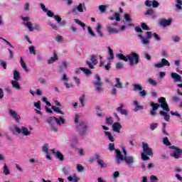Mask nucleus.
Here are the masks:
<instances>
[{
    "instance_id": "obj_42",
    "label": "nucleus",
    "mask_w": 182,
    "mask_h": 182,
    "mask_svg": "<svg viewBox=\"0 0 182 182\" xmlns=\"http://www.w3.org/2000/svg\"><path fill=\"white\" fill-rule=\"evenodd\" d=\"M157 127H159V123L157 122H154L150 124L149 125V128L153 131V130H156V129H157Z\"/></svg>"
},
{
    "instance_id": "obj_48",
    "label": "nucleus",
    "mask_w": 182,
    "mask_h": 182,
    "mask_svg": "<svg viewBox=\"0 0 182 182\" xmlns=\"http://www.w3.org/2000/svg\"><path fill=\"white\" fill-rule=\"evenodd\" d=\"M91 62L93 63V65H96L97 63H98L97 58H96L95 55H92Z\"/></svg>"
},
{
    "instance_id": "obj_37",
    "label": "nucleus",
    "mask_w": 182,
    "mask_h": 182,
    "mask_svg": "<svg viewBox=\"0 0 182 182\" xmlns=\"http://www.w3.org/2000/svg\"><path fill=\"white\" fill-rule=\"evenodd\" d=\"M108 52L109 53V57L107 58V60H112V59H114V54L113 53V49H112L110 47H108Z\"/></svg>"
},
{
    "instance_id": "obj_52",
    "label": "nucleus",
    "mask_w": 182,
    "mask_h": 182,
    "mask_svg": "<svg viewBox=\"0 0 182 182\" xmlns=\"http://www.w3.org/2000/svg\"><path fill=\"white\" fill-rule=\"evenodd\" d=\"M124 68V65L122 63H117L116 64V69H119V70Z\"/></svg>"
},
{
    "instance_id": "obj_16",
    "label": "nucleus",
    "mask_w": 182,
    "mask_h": 182,
    "mask_svg": "<svg viewBox=\"0 0 182 182\" xmlns=\"http://www.w3.org/2000/svg\"><path fill=\"white\" fill-rule=\"evenodd\" d=\"M50 151L53 154L55 155L60 161H63L65 160V157L63 156V154L60 153V151H56V149H51Z\"/></svg>"
},
{
    "instance_id": "obj_43",
    "label": "nucleus",
    "mask_w": 182,
    "mask_h": 182,
    "mask_svg": "<svg viewBox=\"0 0 182 182\" xmlns=\"http://www.w3.org/2000/svg\"><path fill=\"white\" fill-rule=\"evenodd\" d=\"M154 11L153 9H148L147 11L145 13V15H151L152 18H156V16L154 14Z\"/></svg>"
},
{
    "instance_id": "obj_35",
    "label": "nucleus",
    "mask_w": 182,
    "mask_h": 182,
    "mask_svg": "<svg viewBox=\"0 0 182 182\" xmlns=\"http://www.w3.org/2000/svg\"><path fill=\"white\" fill-rule=\"evenodd\" d=\"M14 79L16 81L21 80V74L16 70H14Z\"/></svg>"
},
{
    "instance_id": "obj_21",
    "label": "nucleus",
    "mask_w": 182,
    "mask_h": 182,
    "mask_svg": "<svg viewBox=\"0 0 182 182\" xmlns=\"http://www.w3.org/2000/svg\"><path fill=\"white\" fill-rule=\"evenodd\" d=\"M67 68H68V62H66V60H63L62 61L61 64L58 68V72L61 73V72H63V70H65V69H66Z\"/></svg>"
},
{
    "instance_id": "obj_61",
    "label": "nucleus",
    "mask_w": 182,
    "mask_h": 182,
    "mask_svg": "<svg viewBox=\"0 0 182 182\" xmlns=\"http://www.w3.org/2000/svg\"><path fill=\"white\" fill-rule=\"evenodd\" d=\"M87 29H88V33H90L91 36H96V34L93 33V31L92 30V28L90 26H88Z\"/></svg>"
},
{
    "instance_id": "obj_45",
    "label": "nucleus",
    "mask_w": 182,
    "mask_h": 182,
    "mask_svg": "<svg viewBox=\"0 0 182 182\" xmlns=\"http://www.w3.org/2000/svg\"><path fill=\"white\" fill-rule=\"evenodd\" d=\"M28 49L31 55H36V50H35V46H31L28 48Z\"/></svg>"
},
{
    "instance_id": "obj_55",
    "label": "nucleus",
    "mask_w": 182,
    "mask_h": 182,
    "mask_svg": "<svg viewBox=\"0 0 182 182\" xmlns=\"http://www.w3.org/2000/svg\"><path fill=\"white\" fill-rule=\"evenodd\" d=\"M48 144H45L43 146V151L46 154L49 153V148H48Z\"/></svg>"
},
{
    "instance_id": "obj_17",
    "label": "nucleus",
    "mask_w": 182,
    "mask_h": 182,
    "mask_svg": "<svg viewBox=\"0 0 182 182\" xmlns=\"http://www.w3.org/2000/svg\"><path fill=\"white\" fill-rule=\"evenodd\" d=\"M151 107H152V110L150 112L151 116H156V110L160 107L159 104H155L154 102H151Z\"/></svg>"
},
{
    "instance_id": "obj_44",
    "label": "nucleus",
    "mask_w": 182,
    "mask_h": 182,
    "mask_svg": "<svg viewBox=\"0 0 182 182\" xmlns=\"http://www.w3.org/2000/svg\"><path fill=\"white\" fill-rule=\"evenodd\" d=\"M3 173H4L6 176H8V174H9V169L8 168L6 164H5L3 167Z\"/></svg>"
},
{
    "instance_id": "obj_38",
    "label": "nucleus",
    "mask_w": 182,
    "mask_h": 182,
    "mask_svg": "<svg viewBox=\"0 0 182 182\" xmlns=\"http://www.w3.org/2000/svg\"><path fill=\"white\" fill-rule=\"evenodd\" d=\"M58 60V55H56V53H54V56L51 57L48 60V65H50L52 63H55V62Z\"/></svg>"
},
{
    "instance_id": "obj_13",
    "label": "nucleus",
    "mask_w": 182,
    "mask_h": 182,
    "mask_svg": "<svg viewBox=\"0 0 182 182\" xmlns=\"http://www.w3.org/2000/svg\"><path fill=\"white\" fill-rule=\"evenodd\" d=\"M9 114L16 122L21 123V115L18 114L16 112L12 109H9Z\"/></svg>"
},
{
    "instance_id": "obj_5",
    "label": "nucleus",
    "mask_w": 182,
    "mask_h": 182,
    "mask_svg": "<svg viewBox=\"0 0 182 182\" xmlns=\"http://www.w3.org/2000/svg\"><path fill=\"white\" fill-rule=\"evenodd\" d=\"M13 133H15V132L18 134H21V133L23 134V136H31L32 134V132L29 131V129L26 127H21L19 128L18 126L15 125L14 126V130H12Z\"/></svg>"
},
{
    "instance_id": "obj_29",
    "label": "nucleus",
    "mask_w": 182,
    "mask_h": 182,
    "mask_svg": "<svg viewBox=\"0 0 182 182\" xmlns=\"http://www.w3.org/2000/svg\"><path fill=\"white\" fill-rule=\"evenodd\" d=\"M159 114L164 117V120L168 122L170 120V114L164 111H160Z\"/></svg>"
},
{
    "instance_id": "obj_28",
    "label": "nucleus",
    "mask_w": 182,
    "mask_h": 182,
    "mask_svg": "<svg viewBox=\"0 0 182 182\" xmlns=\"http://www.w3.org/2000/svg\"><path fill=\"white\" fill-rule=\"evenodd\" d=\"M116 84L114 85L117 89H123V84L120 82V78H115Z\"/></svg>"
},
{
    "instance_id": "obj_49",
    "label": "nucleus",
    "mask_w": 182,
    "mask_h": 182,
    "mask_svg": "<svg viewBox=\"0 0 182 182\" xmlns=\"http://www.w3.org/2000/svg\"><path fill=\"white\" fill-rule=\"evenodd\" d=\"M106 8H107V6H105V5L99 6V9L100 12H102V14L106 12Z\"/></svg>"
},
{
    "instance_id": "obj_18",
    "label": "nucleus",
    "mask_w": 182,
    "mask_h": 182,
    "mask_svg": "<svg viewBox=\"0 0 182 182\" xmlns=\"http://www.w3.org/2000/svg\"><path fill=\"white\" fill-rule=\"evenodd\" d=\"M95 159L97 164H98V166H100L101 168L106 167V164L105 163V161L100 159V156L99 154L95 155Z\"/></svg>"
},
{
    "instance_id": "obj_32",
    "label": "nucleus",
    "mask_w": 182,
    "mask_h": 182,
    "mask_svg": "<svg viewBox=\"0 0 182 182\" xmlns=\"http://www.w3.org/2000/svg\"><path fill=\"white\" fill-rule=\"evenodd\" d=\"M116 57L119 59V60H124V62H127V56H125L122 53L116 54Z\"/></svg>"
},
{
    "instance_id": "obj_25",
    "label": "nucleus",
    "mask_w": 182,
    "mask_h": 182,
    "mask_svg": "<svg viewBox=\"0 0 182 182\" xmlns=\"http://www.w3.org/2000/svg\"><path fill=\"white\" fill-rule=\"evenodd\" d=\"M171 77H172V79H174L175 82H181V76H180L176 73H171Z\"/></svg>"
},
{
    "instance_id": "obj_40",
    "label": "nucleus",
    "mask_w": 182,
    "mask_h": 182,
    "mask_svg": "<svg viewBox=\"0 0 182 182\" xmlns=\"http://www.w3.org/2000/svg\"><path fill=\"white\" fill-rule=\"evenodd\" d=\"M147 82L149 83V85H151V86H157V81L153 80V78L148 79Z\"/></svg>"
},
{
    "instance_id": "obj_58",
    "label": "nucleus",
    "mask_w": 182,
    "mask_h": 182,
    "mask_svg": "<svg viewBox=\"0 0 182 182\" xmlns=\"http://www.w3.org/2000/svg\"><path fill=\"white\" fill-rule=\"evenodd\" d=\"M46 12L47 13V16L49 18H53L55 16V14L50 10H47Z\"/></svg>"
},
{
    "instance_id": "obj_15",
    "label": "nucleus",
    "mask_w": 182,
    "mask_h": 182,
    "mask_svg": "<svg viewBox=\"0 0 182 182\" xmlns=\"http://www.w3.org/2000/svg\"><path fill=\"white\" fill-rule=\"evenodd\" d=\"M117 112L123 116H127V114H129V111L124 109V104L123 103L120 104L119 107H117Z\"/></svg>"
},
{
    "instance_id": "obj_11",
    "label": "nucleus",
    "mask_w": 182,
    "mask_h": 182,
    "mask_svg": "<svg viewBox=\"0 0 182 182\" xmlns=\"http://www.w3.org/2000/svg\"><path fill=\"white\" fill-rule=\"evenodd\" d=\"M173 149V153L171 154V157L173 159H181L182 157V149L177 146H172Z\"/></svg>"
},
{
    "instance_id": "obj_4",
    "label": "nucleus",
    "mask_w": 182,
    "mask_h": 182,
    "mask_svg": "<svg viewBox=\"0 0 182 182\" xmlns=\"http://www.w3.org/2000/svg\"><path fill=\"white\" fill-rule=\"evenodd\" d=\"M127 62H129V66H133L134 65L139 64L140 55L134 52H132V53L127 55Z\"/></svg>"
},
{
    "instance_id": "obj_24",
    "label": "nucleus",
    "mask_w": 182,
    "mask_h": 182,
    "mask_svg": "<svg viewBox=\"0 0 182 182\" xmlns=\"http://www.w3.org/2000/svg\"><path fill=\"white\" fill-rule=\"evenodd\" d=\"M133 105L135 106L134 112H139V110H143L144 109L143 106L139 105V102H137V100L133 102Z\"/></svg>"
},
{
    "instance_id": "obj_2",
    "label": "nucleus",
    "mask_w": 182,
    "mask_h": 182,
    "mask_svg": "<svg viewBox=\"0 0 182 182\" xmlns=\"http://www.w3.org/2000/svg\"><path fill=\"white\" fill-rule=\"evenodd\" d=\"M143 152L141 154V157L144 161L150 160V157L147 156H153V150L149 147V144L142 142Z\"/></svg>"
},
{
    "instance_id": "obj_23",
    "label": "nucleus",
    "mask_w": 182,
    "mask_h": 182,
    "mask_svg": "<svg viewBox=\"0 0 182 182\" xmlns=\"http://www.w3.org/2000/svg\"><path fill=\"white\" fill-rule=\"evenodd\" d=\"M171 19H162L160 21V25L164 27L169 26V25H171Z\"/></svg>"
},
{
    "instance_id": "obj_60",
    "label": "nucleus",
    "mask_w": 182,
    "mask_h": 182,
    "mask_svg": "<svg viewBox=\"0 0 182 182\" xmlns=\"http://www.w3.org/2000/svg\"><path fill=\"white\" fill-rule=\"evenodd\" d=\"M86 64L89 66L90 69H95V66H96V65H94L93 63H91L90 61H86Z\"/></svg>"
},
{
    "instance_id": "obj_27",
    "label": "nucleus",
    "mask_w": 182,
    "mask_h": 182,
    "mask_svg": "<svg viewBox=\"0 0 182 182\" xmlns=\"http://www.w3.org/2000/svg\"><path fill=\"white\" fill-rule=\"evenodd\" d=\"M20 65L21 68H23V69L25 70V72H26V73L29 72V70H28V67L26 66V63H25L22 57L20 58Z\"/></svg>"
},
{
    "instance_id": "obj_3",
    "label": "nucleus",
    "mask_w": 182,
    "mask_h": 182,
    "mask_svg": "<svg viewBox=\"0 0 182 182\" xmlns=\"http://www.w3.org/2000/svg\"><path fill=\"white\" fill-rule=\"evenodd\" d=\"M89 127L87 122L82 121L77 126V132H78L80 136H86L89 133Z\"/></svg>"
},
{
    "instance_id": "obj_1",
    "label": "nucleus",
    "mask_w": 182,
    "mask_h": 182,
    "mask_svg": "<svg viewBox=\"0 0 182 182\" xmlns=\"http://www.w3.org/2000/svg\"><path fill=\"white\" fill-rule=\"evenodd\" d=\"M116 153V163L117 164H120L121 161H125V163L127 164V166L132 168L133 167V163H134V157L132 156H123L122 155V151L119 149L115 150Z\"/></svg>"
},
{
    "instance_id": "obj_56",
    "label": "nucleus",
    "mask_w": 182,
    "mask_h": 182,
    "mask_svg": "<svg viewBox=\"0 0 182 182\" xmlns=\"http://www.w3.org/2000/svg\"><path fill=\"white\" fill-rule=\"evenodd\" d=\"M124 18L127 22H132V18H130V15L128 14H125Z\"/></svg>"
},
{
    "instance_id": "obj_31",
    "label": "nucleus",
    "mask_w": 182,
    "mask_h": 182,
    "mask_svg": "<svg viewBox=\"0 0 182 182\" xmlns=\"http://www.w3.org/2000/svg\"><path fill=\"white\" fill-rule=\"evenodd\" d=\"M65 119L63 117L56 118L55 119V123L58 126H62V124H65Z\"/></svg>"
},
{
    "instance_id": "obj_10",
    "label": "nucleus",
    "mask_w": 182,
    "mask_h": 182,
    "mask_svg": "<svg viewBox=\"0 0 182 182\" xmlns=\"http://www.w3.org/2000/svg\"><path fill=\"white\" fill-rule=\"evenodd\" d=\"M46 122L48 123L49 125H50L51 130L53 132H55V133H58V127L55 125V123H56V117H49L46 119Z\"/></svg>"
},
{
    "instance_id": "obj_63",
    "label": "nucleus",
    "mask_w": 182,
    "mask_h": 182,
    "mask_svg": "<svg viewBox=\"0 0 182 182\" xmlns=\"http://www.w3.org/2000/svg\"><path fill=\"white\" fill-rule=\"evenodd\" d=\"M80 114H76L75 117V123H79V119H80Z\"/></svg>"
},
{
    "instance_id": "obj_19",
    "label": "nucleus",
    "mask_w": 182,
    "mask_h": 182,
    "mask_svg": "<svg viewBox=\"0 0 182 182\" xmlns=\"http://www.w3.org/2000/svg\"><path fill=\"white\" fill-rule=\"evenodd\" d=\"M84 9H86V6L85 4V3L83 4H80L77 7L76 9H73L72 11V13L73 14H75L76 13V10L78 11V12H80V13H83L84 12Z\"/></svg>"
},
{
    "instance_id": "obj_39",
    "label": "nucleus",
    "mask_w": 182,
    "mask_h": 182,
    "mask_svg": "<svg viewBox=\"0 0 182 182\" xmlns=\"http://www.w3.org/2000/svg\"><path fill=\"white\" fill-rule=\"evenodd\" d=\"M182 1L181 0H176V4L175 6L177 9H179L180 11L182 10Z\"/></svg>"
},
{
    "instance_id": "obj_30",
    "label": "nucleus",
    "mask_w": 182,
    "mask_h": 182,
    "mask_svg": "<svg viewBox=\"0 0 182 182\" xmlns=\"http://www.w3.org/2000/svg\"><path fill=\"white\" fill-rule=\"evenodd\" d=\"M34 106L36 107V112L38 114H42V112H41V110L42 109V108L41 107V102H37L34 103Z\"/></svg>"
},
{
    "instance_id": "obj_7",
    "label": "nucleus",
    "mask_w": 182,
    "mask_h": 182,
    "mask_svg": "<svg viewBox=\"0 0 182 182\" xmlns=\"http://www.w3.org/2000/svg\"><path fill=\"white\" fill-rule=\"evenodd\" d=\"M134 92H139V95L141 97H146L147 92L143 90V87L140 84H132Z\"/></svg>"
},
{
    "instance_id": "obj_46",
    "label": "nucleus",
    "mask_w": 182,
    "mask_h": 182,
    "mask_svg": "<svg viewBox=\"0 0 182 182\" xmlns=\"http://www.w3.org/2000/svg\"><path fill=\"white\" fill-rule=\"evenodd\" d=\"M163 143L166 146H171V143H170V141L168 140V137H164L163 139Z\"/></svg>"
},
{
    "instance_id": "obj_47",
    "label": "nucleus",
    "mask_w": 182,
    "mask_h": 182,
    "mask_svg": "<svg viewBox=\"0 0 182 182\" xmlns=\"http://www.w3.org/2000/svg\"><path fill=\"white\" fill-rule=\"evenodd\" d=\"M83 170H85V168L83 167V166H82V164H77V171L79 173H82V171H83Z\"/></svg>"
},
{
    "instance_id": "obj_41",
    "label": "nucleus",
    "mask_w": 182,
    "mask_h": 182,
    "mask_svg": "<svg viewBox=\"0 0 182 182\" xmlns=\"http://www.w3.org/2000/svg\"><path fill=\"white\" fill-rule=\"evenodd\" d=\"M52 110H53L54 112H56V113H60V114H65V113L63 112H62V110H60L59 109V107H55V106H53L51 107Z\"/></svg>"
},
{
    "instance_id": "obj_59",
    "label": "nucleus",
    "mask_w": 182,
    "mask_h": 182,
    "mask_svg": "<svg viewBox=\"0 0 182 182\" xmlns=\"http://www.w3.org/2000/svg\"><path fill=\"white\" fill-rule=\"evenodd\" d=\"M108 149H109L110 151H113L114 150H116V149H114V144H113V143L109 144V145H108Z\"/></svg>"
},
{
    "instance_id": "obj_14",
    "label": "nucleus",
    "mask_w": 182,
    "mask_h": 182,
    "mask_svg": "<svg viewBox=\"0 0 182 182\" xmlns=\"http://www.w3.org/2000/svg\"><path fill=\"white\" fill-rule=\"evenodd\" d=\"M161 62V63L154 64V68L156 69H160L161 68H164V66H170V62H168L166 58H162Z\"/></svg>"
},
{
    "instance_id": "obj_53",
    "label": "nucleus",
    "mask_w": 182,
    "mask_h": 182,
    "mask_svg": "<svg viewBox=\"0 0 182 182\" xmlns=\"http://www.w3.org/2000/svg\"><path fill=\"white\" fill-rule=\"evenodd\" d=\"M80 70L84 72V73H85V75H90V73H91L90 70H89V69H86L85 68H80Z\"/></svg>"
},
{
    "instance_id": "obj_20",
    "label": "nucleus",
    "mask_w": 182,
    "mask_h": 182,
    "mask_svg": "<svg viewBox=\"0 0 182 182\" xmlns=\"http://www.w3.org/2000/svg\"><path fill=\"white\" fill-rule=\"evenodd\" d=\"M120 129H122V124L119 122H114L112 124L113 132L116 133H120Z\"/></svg>"
},
{
    "instance_id": "obj_8",
    "label": "nucleus",
    "mask_w": 182,
    "mask_h": 182,
    "mask_svg": "<svg viewBox=\"0 0 182 182\" xmlns=\"http://www.w3.org/2000/svg\"><path fill=\"white\" fill-rule=\"evenodd\" d=\"M151 36H153V33H151V31L146 32V37H144L143 36H141V34L138 35V37L139 38V39H141V43L143 45H149V39H151Z\"/></svg>"
},
{
    "instance_id": "obj_36",
    "label": "nucleus",
    "mask_w": 182,
    "mask_h": 182,
    "mask_svg": "<svg viewBox=\"0 0 182 182\" xmlns=\"http://www.w3.org/2000/svg\"><path fill=\"white\" fill-rule=\"evenodd\" d=\"M105 136H107V139L109 140V141H114V137H113V135H112V133L111 132H104Z\"/></svg>"
},
{
    "instance_id": "obj_12",
    "label": "nucleus",
    "mask_w": 182,
    "mask_h": 182,
    "mask_svg": "<svg viewBox=\"0 0 182 182\" xmlns=\"http://www.w3.org/2000/svg\"><path fill=\"white\" fill-rule=\"evenodd\" d=\"M159 103L161 105V107L165 112H170V108L168 107V105L167 104V101H166V98L161 97L158 100Z\"/></svg>"
},
{
    "instance_id": "obj_26",
    "label": "nucleus",
    "mask_w": 182,
    "mask_h": 182,
    "mask_svg": "<svg viewBox=\"0 0 182 182\" xmlns=\"http://www.w3.org/2000/svg\"><path fill=\"white\" fill-rule=\"evenodd\" d=\"M95 30L99 36H100V38H103V32H102V25L100 23L97 25Z\"/></svg>"
},
{
    "instance_id": "obj_64",
    "label": "nucleus",
    "mask_w": 182,
    "mask_h": 182,
    "mask_svg": "<svg viewBox=\"0 0 182 182\" xmlns=\"http://www.w3.org/2000/svg\"><path fill=\"white\" fill-rule=\"evenodd\" d=\"M159 4L157 2V1H154L152 2V6L153 8H159Z\"/></svg>"
},
{
    "instance_id": "obj_57",
    "label": "nucleus",
    "mask_w": 182,
    "mask_h": 182,
    "mask_svg": "<svg viewBox=\"0 0 182 182\" xmlns=\"http://www.w3.org/2000/svg\"><path fill=\"white\" fill-rule=\"evenodd\" d=\"M152 36H154V39L157 41V42H160V41H161V38H160V36H159V34L154 33L152 34Z\"/></svg>"
},
{
    "instance_id": "obj_34",
    "label": "nucleus",
    "mask_w": 182,
    "mask_h": 182,
    "mask_svg": "<svg viewBox=\"0 0 182 182\" xmlns=\"http://www.w3.org/2000/svg\"><path fill=\"white\" fill-rule=\"evenodd\" d=\"M74 22H75V23H77V25H80V26H82L83 31H86V28H85L86 24H85V23H83V22H82L80 20L76 19V18L74 19Z\"/></svg>"
},
{
    "instance_id": "obj_50",
    "label": "nucleus",
    "mask_w": 182,
    "mask_h": 182,
    "mask_svg": "<svg viewBox=\"0 0 182 182\" xmlns=\"http://www.w3.org/2000/svg\"><path fill=\"white\" fill-rule=\"evenodd\" d=\"M141 27L144 31H150V28L147 26V24H146V23H142L141 24Z\"/></svg>"
},
{
    "instance_id": "obj_22",
    "label": "nucleus",
    "mask_w": 182,
    "mask_h": 182,
    "mask_svg": "<svg viewBox=\"0 0 182 182\" xmlns=\"http://www.w3.org/2000/svg\"><path fill=\"white\" fill-rule=\"evenodd\" d=\"M107 31L108 33H119V30L112 27L110 25L107 26Z\"/></svg>"
},
{
    "instance_id": "obj_9",
    "label": "nucleus",
    "mask_w": 182,
    "mask_h": 182,
    "mask_svg": "<svg viewBox=\"0 0 182 182\" xmlns=\"http://www.w3.org/2000/svg\"><path fill=\"white\" fill-rule=\"evenodd\" d=\"M21 18L22 19V21H23L22 24L24 25L26 28H28L30 32H33V25L32 24V22L29 21H31V18L29 16H21Z\"/></svg>"
},
{
    "instance_id": "obj_33",
    "label": "nucleus",
    "mask_w": 182,
    "mask_h": 182,
    "mask_svg": "<svg viewBox=\"0 0 182 182\" xmlns=\"http://www.w3.org/2000/svg\"><path fill=\"white\" fill-rule=\"evenodd\" d=\"M11 85L13 87H14V89H16L17 90H21V85H19V83L16 80H12Z\"/></svg>"
},
{
    "instance_id": "obj_54",
    "label": "nucleus",
    "mask_w": 182,
    "mask_h": 182,
    "mask_svg": "<svg viewBox=\"0 0 182 182\" xmlns=\"http://www.w3.org/2000/svg\"><path fill=\"white\" fill-rule=\"evenodd\" d=\"M79 101L82 107H85V95H82V97L79 98Z\"/></svg>"
},
{
    "instance_id": "obj_62",
    "label": "nucleus",
    "mask_w": 182,
    "mask_h": 182,
    "mask_svg": "<svg viewBox=\"0 0 182 182\" xmlns=\"http://www.w3.org/2000/svg\"><path fill=\"white\" fill-rule=\"evenodd\" d=\"M55 41H56V42H62V41H63V37L58 35L55 38Z\"/></svg>"
},
{
    "instance_id": "obj_51",
    "label": "nucleus",
    "mask_w": 182,
    "mask_h": 182,
    "mask_svg": "<svg viewBox=\"0 0 182 182\" xmlns=\"http://www.w3.org/2000/svg\"><path fill=\"white\" fill-rule=\"evenodd\" d=\"M106 123H107V124L112 126V124H113V118L112 117L107 118Z\"/></svg>"
},
{
    "instance_id": "obj_6",
    "label": "nucleus",
    "mask_w": 182,
    "mask_h": 182,
    "mask_svg": "<svg viewBox=\"0 0 182 182\" xmlns=\"http://www.w3.org/2000/svg\"><path fill=\"white\" fill-rule=\"evenodd\" d=\"M95 79H96V80L92 82V84L95 87L96 92H97V93H100L103 90V88H102V86H103L102 78H100V75H99V74H97L95 76Z\"/></svg>"
}]
</instances>
